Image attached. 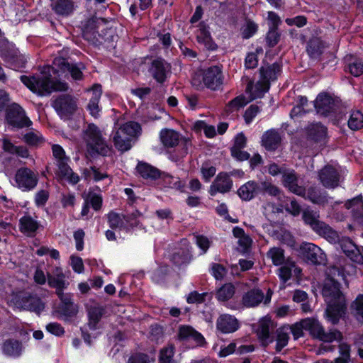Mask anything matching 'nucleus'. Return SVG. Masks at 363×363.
Here are the masks:
<instances>
[{"label": "nucleus", "mask_w": 363, "mask_h": 363, "mask_svg": "<svg viewBox=\"0 0 363 363\" xmlns=\"http://www.w3.org/2000/svg\"><path fill=\"white\" fill-rule=\"evenodd\" d=\"M322 294L328 305L325 311L327 318L333 324H335L346 309V301L340 290V284L332 278L327 279L325 281Z\"/></svg>", "instance_id": "nucleus-1"}, {"label": "nucleus", "mask_w": 363, "mask_h": 363, "mask_svg": "<svg viewBox=\"0 0 363 363\" xmlns=\"http://www.w3.org/2000/svg\"><path fill=\"white\" fill-rule=\"evenodd\" d=\"M54 70V67H45L40 73L35 75L21 76V80L30 91L41 96L50 94L52 91L67 90L68 86L66 83L54 82L51 79V72Z\"/></svg>", "instance_id": "nucleus-2"}, {"label": "nucleus", "mask_w": 363, "mask_h": 363, "mask_svg": "<svg viewBox=\"0 0 363 363\" xmlns=\"http://www.w3.org/2000/svg\"><path fill=\"white\" fill-rule=\"evenodd\" d=\"M84 38L94 44L113 42L117 38L115 30L107 28L103 18H93L87 21L83 30Z\"/></svg>", "instance_id": "nucleus-3"}, {"label": "nucleus", "mask_w": 363, "mask_h": 363, "mask_svg": "<svg viewBox=\"0 0 363 363\" xmlns=\"http://www.w3.org/2000/svg\"><path fill=\"white\" fill-rule=\"evenodd\" d=\"M140 129V125L135 122H128L121 125L113 136L116 148L125 152L130 149L131 140Z\"/></svg>", "instance_id": "nucleus-4"}, {"label": "nucleus", "mask_w": 363, "mask_h": 363, "mask_svg": "<svg viewBox=\"0 0 363 363\" xmlns=\"http://www.w3.org/2000/svg\"><path fill=\"white\" fill-rule=\"evenodd\" d=\"M84 140L90 152L105 155L108 152L106 140L99 128L93 123L89 124L84 130Z\"/></svg>", "instance_id": "nucleus-5"}, {"label": "nucleus", "mask_w": 363, "mask_h": 363, "mask_svg": "<svg viewBox=\"0 0 363 363\" xmlns=\"http://www.w3.org/2000/svg\"><path fill=\"white\" fill-rule=\"evenodd\" d=\"M302 217L306 224L310 225L314 231L327 238L330 242H335L337 240V233L328 225L318 220L319 213L317 211L305 209Z\"/></svg>", "instance_id": "nucleus-6"}, {"label": "nucleus", "mask_w": 363, "mask_h": 363, "mask_svg": "<svg viewBox=\"0 0 363 363\" xmlns=\"http://www.w3.org/2000/svg\"><path fill=\"white\" fill-rule=\"evenodd\" d=\"M303 323L306 326V330L315 338L325 342H330L335 340H340L342 338V334L337 330L331 329L325 332L323 327L318 320L313 318L303 319Z\"/></svg>", "instance_id": "nucleus-7"}, {"label": "nucleus", "mask_w": 363, "mask_h": 363, "mask_svg": "<svg viewBox=\"0 0 363 363\" xmlns=\"http://www.w3.org/2000/svg\"><path fill=\"white\" fill-rule=\"evenodd\" d=\"M280 71L281 67L277 63H274L266 67H262L259 70L262 80L258 82L255 85V88L259 91V93L253 94L252 99L260 97L262 94L267 92L269 89V82L276 79Z\"/></svg>", "instance_id": "nucleus-8"}, {"label": "nucleus", "mask_w": 363, "mask_h": 363, "mask_svg": "<svg viewBox=\"0 0 363 363\" xmlns=\"http://www.w3.org/2000/svg\"><path fill=\"white\" fill-rule=\"evenodd\" d=\"M272 296V291L269 289L264 295L261 289L254 288L242 295L241 303L244 308H255L262 302L267 305L271 301Z\"/></svg>", "instance_id": "nucleus-9"}, {"label": "nucleus", "mask_w": 363, "mask_h": 363, "mask_svg": "<svg viewBox=\"0 0 363 363\" xmlns=\"http://www.w3.org/2000/svg\"><path fill=\"white\" fill-rule=\"evenodd\" d=\"M11 301L18 308L34 311L37 313H40L44 309V303L40 299L30 296L25 292H20L15 295Z\"/></svg>", "instance_id": "nucleus-10"}, {"label": "nucleus", "mask_w": 363, "mask_h": 363, "mask_svg": "<svg viewBox=\"0 0 363 363\" xmlns=\"http://www.w3.org/2000/svg\"><path fill=\"white\" fill-rule=\"evenodd\" d=\"M6 119L9 124L14 128L28 127L31 121L26 116L25 111L16 104H13L6 109Z\"/></svg>", "instance_id": "nucleus-11"}, {"label": "nucleus", "mask_w": 363, "mask_h": 363, "mask_svg": "<svg viewBox=\"0 0 363 363\" xmlns=\"http://www.w3.org/2000/svg\"><path fill=\"white\" fill-rule=\"evenodd\" d=\"M275 326L273 320L269 317H264L259 320L256 333L263 347H267L274 342L273 333Z\"/></svg>", "instance_id": "nucleus-12"}, {"label": "nucleus", "mask_w": 363, "mask_h": 363, "mask_svg": "<svg viewBox=\"0 0 363 363\" xmlns=\"http://www.w3.org/2000/svg\"><path fill=\"white\" fill-rule=\"evenodd\" d=\"M52 107L62 119L67 120L76 108L75 101L69 95H61L52 101Z\"/></svg>", "instance_id": "nucleus-13"}, {"label": "nucleus", "mask_w": 363, "mask_h": 363, "mask_svg": "<svg viewBox=\"0 0 363 363\" xmlns=\"http://www.w3.org/2000/svg\"><path fill=\"white\" fill-rule=\"evenodd\" d=\"M16 182L19 189L23 191H30L38 184V176L27 167L20 168L16 174Z\"/></svg>", "instance_id": "nucleus-14"}, {"label": "nucleus", "mask_w": 363, "mask_h": 363, "mask_svg": "<svg viewBox=\"0 0 363 363\" xmlns=\"http://www.w3.org/2000/svg\"><path fill=\"white\" fill-rule=\"evenodd\" d=\"M149 71L158 83L162 84L170 75L171 65L164 59L158 57L152 61Z\"/></svg>", "instance_id": "nucleus-15"}, {"label": "nucleus", "mask_w": 363, "mask_h": 363, "mask_svg": "<svg viewBox=\"0 0 363 363\" xmlns=\"http://www.w3.org/2000/svg\"><path fill=\"white\" fill-rule=\"evenodd\" d=\"M301 251L306 259L315 264H324L326 256L323 250L317 245L306 242L301 245Z\"/></svg>", "instance_id": "nucleus-16"}, {"label": "nucleus", "mask_w": 363, "mask_h": 363, "mask_svg": "<svg viewBox=\"0 0 363 363\" xmlns=\"http://www.w3.org/2000/svg\"><path fill=\"white\" fill-rule=\"evenodd\" d=\"M223 73L219 66H213L207 69L203 74L204 84L213 89H218L223 84Z\"/></svg>", "instance_id": "nucleus-17"}, {"label": "nucleus", "mask_w": 363, "mask_h": 363, "mask_svg": "<svg viewBox=\"0 0 363 363\" xmlns=\"http://www.w3.org/2000/svg\"><path fill=\"white\" fill-rule=\"evenodd\" d=\"M319 178L325 187L333 189L338 186L340 175L335 167L325 166L320 172Z\"/></svg>", "instance_id": "nucleus-18"}, {"label": "nucleus", "mask_w": 363, "mask_h": 363, "mask_svg": "<svg viewBox=\"0 0 363 363\" xmlns=\"http://www.w3.org/2000/svg\"><path fill=\"white\" fill-rule=\"evenodd\" d=\"M340 246L345 255L352 261L358 264L363 263V255L350 239L342 238L340 241Z\"/></svg>", "instance_id": "nucleus-19"}, {"label": "nucleus", "mask_w": 363, "mask_h": 363, "mask_svg": "<svg viewBox=\"0 0 363 363\" xmlns=\"http://www.w3.org/2000/svg\"><path fill=\"white\" fill-rule=\"evenodd\" d=\"M335 106V101L325 94H319L315 101V109L321 115L327 116L328 113L334 111Z\"/></svg>", "instance_id": "nucleus-20"}, {"label": "nucleus", "mask_w": 363, "mask_h": 363, "mask_svg": "<svg viewBox=\"0 0 363 363\" xmlns=\"http://www.w3.org/2000/svg\"><path fill=\"white\" fill-rule=\"evenodd\" d=\"M283 184L291 192L298 196H305V189L298 185V179L294 172H287L283 173Z\"/></svg>", "instance_id": "nucleus-21"}, {"label": "nucleus", "mask_w": 363, "mask_h": 363, "mask_svg": "<svg viewBox=\"0 0 363 363\" xmlns=\"http://www.w3.org/2000/svg\"><path fill=\"white\" fill-rule=\"evenodd\" d=\"M216 327L223 333H230L239 328L238 320L233 315L223 314L219 316L216 321Z\"/></svg>", "instance_id": "nucleus-22"}, {"label": "nucleus", "mask_w": 363, "mask_h": 363, "mask_svg": "<svg viewBox=\"0 0 363 363\" xmlns=\"http://www.w3.org/2000/svg\"><path fill=\"white\" fill-rule=\"evenodd\" d=\"M233 186V182L230 175L225 172L219 173L211 186V194L216 192L225 193L230 191Z\"/></svg>", "instance_id": "nucleus-23"}, {"label": "nucleus", "mask_w": 363, "mask_h": 363, "mask_svg": "<svg viewBox=\"0 0 363 363\" xmlns=\"http://www.w3.org/2000/svg\"><path fill=\"white\" fill-rule=\"evenodd\" d=\"M281 141L279 131L271 129L266 131L262 137V144L267 150H277Z\"/></svg>", "instance_id": "nucleus-24"}, {"label": "nucleus", "mask_w": 363, "mask_h": 363, "mask_svg": "<svg viewBox=\"0 0 363 363\" xmlns=\"http://www.w3.org/2000/svg\"><path fill=\"white\" fill-rule=\"evenodd\" d=\"M39 227V222L29 215L23 216L19 220V230L27 236H34Z\"/></svg>", "instance_id": "nucleus-25"}, {"label": "nucleus", "mask_w": 363, "mask_h": 363, "mask_svg": "<svg viewBox=\"0 0 363 363\" xmlns=\"http://www.w3.org/2000/svg\"><path fill=\"white\" fill-rule=\"evenodd\" d=\"M259 194V183L249 181L242 185L238 190V194L243 201H250Z\"/></svg>", "instance_id": "nucleus-26"}, {"label": "nucleus", "mask_w": 363, "mask_h": 363, "mask_svg": "<svg viewBox=\"0 0 363 363\" xmlns=\"http://www.w3.org/2000/svg\"><path fill=\"white\" fill-rule=\"evenodd\" d=\"M178 336L180 340H194L199 345H203L205 342L203 336L200 333L195 330L192 327L189 325L180 326Z\"/></svg>", "instance_id": "nucleus-27"}, {"label": "nucleus", "mask_w": 363, "mask_h": 363, "mask_svg": "<svg viewBox=\"0 0 363 363\" xmlns=\"http://www.w3.org/2000/svg\"><path fill=\"white\" fill-rule=\"evenodd\" d=\"M2 351L5 355L16 358L22 354L23 347L20 341L10 339L3 343Z\"/></svg>", "instance_id": "nucleus-28"}, {"label": "nucleus", "mask_w": 363, "mask_h": 363, "mask_svg": "<svg viewBox=\"0 0 363 363\" xmlns=\"http://www.w3.org/2000/svg\"><path fill=\"white\" fill-rule=\"evenodd\" d=\"M281 265L279 269V277L284 282L289 280L293 274L298 276L301 273V269L296 266L295 262L290 258H287Z\"/></svg>", "instance_id": "nucleus-29"}, {"label": "nucleus", "mask_w": 363, "mask_h": 363, "mask_svg": "<svg viewBox=\"0 0 363 363\" xmlns=\"http://www.w3.org/2000/svg\"><path fill=\"white\" fill-rule=\"evenodd\" d=\"M90 92L91 93V97L89 100L87 108L90 114L96 118L99 116L100 112L99 102L102 93L101 86L98 84L94 85Z\"/></svg>", "instance_id": "nucleus-30"}, {"label": "nucleus", "mask_w": 363, "mask_h": 363, "mask_svg": "<svg viewBox=\"0 0 363 363\" xmlns=\"http://www.w3.org/2000/svg\"><path fill=\"white\" fill-rule=\"evenodd\" d=\"M196 38L198 42L203 44L207 49L213 50L216 48V45L212 40L210 33L204 23L199 24Z\"/></svg>", "instance_id": "nucleus-31"}, {"label": "nucleus", "mask_w": 363, "mask_h": 363, "mask_svg": "<svg viewBox=\"0 0 363 363\" xmlns=\"http://www.w3.org/2000/svg\"><path fill=\"white\" fill-rule=\"evenodd\" d=\"M347 209L352 208L353 217L360 224L363 225V201L360 196L352 199L345 203Z\"/></svg>", "instance_id": "nucleus-32"}, {"label": "nucleus", "mask_w": 363, "mask_h": 363, "mask_svg": "<svg viewBox=\"0 0 363 363\" xmlns=\"http://www.w3.org/2000/svg\"><path fill=\"white\" fill-rule=\"evenodd\" d=\"M306 198L312 203L318 205L323 206L325 204L332 203V198L328 197L325 193H322L319 189L315 187H311L308 189Z\"/></svg>", "instance_id": "nucleus-33"}, {"label": "nucleus", "mask_w": 363, "mask_h": 363, "mask_svg": "<svg viewBox=\"0 0 363 363\" xmlns=\"http://www.w3.org/2000/svg\"><path fill=\"white\" fill-rule=\"evenodd\" d=\"M345 62L347 64L346 71L354 77H359L363 73V62L360 59L348 55L345 56Z\"/></svg>", "instance_id": "nucleus-34"}, {"label": "nucleus", "mask_w": 363, "mask_h": 363, "mask_svg": "<svg viewBox=\"0 0 363 363\" xmlns=\"http://www.w3.org/2000/svg\"><path fill=\"white\" fill-rule=\"evenodd\" d=\"M160 136L162 143L167 147H175L180 140L179 133L172 129L162 130Z\"/></svg>", "instance_id": "nucleus-35"}, {"label": "nucleus", "mask_w": 363, "mask_h": 363, "mask_svg": "<svg viewBox=\"0 0 363 363\" xmlns=\"http://www.w3.org/2000/svg\"><path fill=\"white\" fill-rule=\"evenodd\" d=\"M68 161L69 159H67L65 160V161L57 162V165L59 168V173L63 179L67 180L72 184H76L79 181V177L72 172V169L67 164Z\"/></svg>", "instance_id": "nucleus-36"}, {"label": "nucleus", "mask_w": 363, "mask_h": 363, "mask_svg": "<svg viewBox=\"0 0 363 363\" xmlns=\"http://www.w3.org/2000/svg\"><path fill=\"white\" fill-rule=\"evenodd\" d=\"M109 226L113 229H128V225L127 222H130L129 218L121 215L116 212L111 211L107 215Z\"/></svg>", "instance_id": "nucleus-37"}, {"label": "nucleus", "mask_w": 363, "mask_h": 363, "mask_svg": "<svg viewBox=\"0 0 363 363\" xmlns=\"http://www.w3.org/2000/svg\"><path fill=\"white\" fill-rule=\"evenodd\" d=\"M65 275L62 269L59 267H56L52 274H48V284L53 288L56 289V291L63 289L65 286Z\"/></svg>", "instance_id": "nucleus-38"}, {"label": "nucleus", "mask_w": 363, "mask_h": 363, "mask_svg": "<svg viewBox=\"0 0 363 363\" xmlns=\"http://www.w3.org/2000/svg\"><path fill=\"white\" fill-rule=\"evenodd\" d=\"M54 65H59L61 66L60 69L63 71H68L72 77L75 80H79L82 78V72L81 68L76 65H70L65 62L63 58L55 59Z\"/></svg>", "instance_id": "nucleus-39"}, {"label": "nucleus", "mask_w": 363, "mask_h": 363, "mask_svg": "<svg viewBox=\"0 0 363 363\" xmlns=\"http://www.w3.org/2000/svg\"><path fill=\"white\" fill-rule=\"evenodd\" d=\"M136 169L138 174L145 179H156L160 176L159 169L147 163L139 162Z\"/></svg>", "instance_id": "nucleus-40"}, {"label": "nucleus", "mask_w": 363, "mask_h": 363, "mask_svg": "<svg viewBox=\"0 0 363 363\" xmlns=\"http://www.w3.org/2000/svg\"><path fill=\"white\" fill-rule=\"evenodd\" d=\"M62 290L63 289L56 291L58 297L63 303L62 310L65 315L72 316L77 313V310L72 303L71 296L68 294H64Z\"/></svg>", "instance_id": "nucleus-41"}, {"label": "nucleus", "mask_w": 363, "mask_h": 363, "mask_svg": "<svg viewBox=\"0 0 363 363\" xmlns=\"http://www.w3.org/2000/svg\"><path fill=\"white\" fill-rule=\"evenodd\" d=\"M52 9L59 15L68 16L72 13L74 4L71 0H56L52 4Z\"/></svg>", "instance_id": "nucleus-42"}, {"label": "nucleus", "mask_w": 363, "mask_h": 363, "mask_svg": "<svg viewBox=\"0 0 363 363\" xmlns=\"http://www.w3.org/2000/svg\"><path fill=\"white\" fill-rule=\"evenodd\" d=\"M103 314L104 308L101 306H97L89 308L88 326L91 330L98 328V324Z\"/></svg>", "instance_id": "nucleus-43"}, {"label": "nucleus", "mask_w": 363, "mask_h": 363, "mask_svg": "<svg viewBox=\"0 0 363 363\" xmlns=\"http://www.w3.org/2000/svg\"><path fill=\"white\" fill-rule=\"evenodd\" d=\"M352 130H358L363 128V113L359 111H352L347 121Z\"/></svg>", "instance_id": "nucleus-44"}, {"label": "nucleus", "mask_w": 363, "mask_h": 363, "mask_svg": "<svg viewBox=\"0 0 363 363\" xmlns=\"http://www.w3.org/2000/svg\"><path fill=\"white\" fill-rule=\"evenodd\" d=\"M248 102L249 101L247 100L245 96L240 95L228 102L225 106V111L227 113L237 112Z\"/></svg>", "instance_id": "nucleus-45"}, {"label": "nucleus", "mask_w": 363, "mask_h": 363, "mask_svg": "<svg viewBox=\"0 0 363 363\" xmlns=\"http://www.w3.org/2000/svg\"><path fill=\"white\" fill-rule=\"evenodd\" d=\"M289 340V328H282L277 330L276 351L279 352L285 347Z\"/></svg>", "instance_id": "nucleus-46"}, {"label": "nucleus", "mask_w": 363, "mask_h": 363, "mask_svg": "<svg viewBox=\"0 0 363 363\" xmlns=\"http://www.w3.org/2000/svg\"><path fill=\"white\" fill-rule=\"evenodd\" d=\"M324 49L323 43L318 38H314L308 42L307 52L311 57H319Z\"/></svg>", "instance_id": "nucleus-47"}, {"label": "nucleus", "mask_w": 363, "mask_h": 363, "mask_svg": "<svg viewBox=\"0 0 363 363\" xmlns=\"http://www.w3.org/2000/svg\"><path fill=\"white\" fill-rule=\"evenodd\" d=\"M235 291V289L233 284H224L217 291L216 298L219 301H226L233 296Z\"/></svg>", "instance_id": "nucleus-48"}, {"label": "nucleus", "mask_w": 363, "mask_h": 363, "mask_svg": "<svg viewBox=\"0 0 363 363\" xmlns=\"http://www.w3.org/2000/svg\"><path fill=\"white\" fill-rule=\"evenodd\" d=\"M267 255L272 259V263L277 266L281 265L286 260L285 259L284 250L280 247L271 248Z\"/></svg>", "instance_id": "nucleus-49"}, {"label": "nucleus", "mask_w": 363, "mask_h": 363, "mask_svg": "<svg viewBox=\"0 0 363 363\" xmlns=\"http://www.w3.org/2000/svg\"><path fill=\"white\" fill-rule=\"evenodd\" d=\"M259 193L267 194L272 196H279L280 194L279 189L269 181L259 183Z\"/></svg>", "instance_id": "nucleus-50"}, {"label": "nucleus", "mask_w": 363, "mask_h": 363, "mask_svg": "<svg viewBox=\"0 0 363 363\" xmlns=\"http://www.w3.org/2000/svg\"><path fill=\"white\" fill-rule=\"evenodd\" d=\"M174 354V347L172 345L164 347L160 350L159 362L160 363H174L173 357Z\"/></svg>", "instance_id": "nucleus-51"}, {"label": "nucleus", "mask_w": 363, "mask_h": 363, "mask_svg": "<svg viewBox=\"0 0 363 363\" xmlns=\"http://www.w3.org/2000/svg\"><path fill=\"white\" fill-rule=\"evenodd\" d=\"M83 174L85 179H93L95 182H99L108 177L106 174L99 172L98 169L94 167L85 169Z\"/></svg>", "instance_id": "nucleus-52"}, {"label": "nucleus", "mask_w": 363, "mask_h": 363, "mask_svg": "<svg viewBox=\"0 0 363 363\" xmlns=\"http://www.w3.org/2000/svg\"><path fill=\"white\" fill-rule=\"evenodd\" d=\"M309 134L315 140H321L326 135V128L320 123L313 124L309 128Z\"/></svg>", "instance_id": "nucleus-53"}, {"label": "nucleus", "mask_w": 363, "mask_h": 363, "mask_svg": "<svg viewBox=\"0 0 363 363\" xmlns=\"http://www.w3.org/2000/svg\"><path fill=\"white\" fill-rule=\"evenodd\" d=\"M25 142L33 146L39 145L43 143L44 140L42 135L38 131H30L24 135Z\"/></svg>", "instance_id": "nucleus-54"}, {"label": "nucleus", "mask_w": 363, "mask_h": 363, "mask_svg": "<svg viewBox=\"0 0 363 363\" xmlns=\"http://www.w3.org/2000/svg\"><path fill=\"white\" fill-rule=\"evenodd\" d=\"M352 308L359 320L363 321V295H359L352 303Z\"/></svg>", "instance_id": "nucleus-55"}, {"label": "nucleus", "mask_w": 363, "mask_h": 363, "mask_svg": "<svg viewBox=\"0 0 363 363\" xmlns=\"http://www.w3.org/2000/svg\"><path fill=\"white\" fill-rule=\"evenodd\" d=\"M303 330H306V326L303 323V319L298 323H296L289 328V332L291 331L293 334L294 339H298L303 335Z\"/></svg>", "instance_id": "nucleus-56"}, {"label": "nucleus", "mask_w": 363, "mask_h": 363, "mask_svg": "<svg viewBox=\"0 0 363 363\" xmlns=\"http://www.w3.org/2000/svg\"><path fill=\"white\" fill-rule=\"evenodd\" d=\"M86 200H88L89 204L92 206L95 211H99L102 205V197L96 193L89 194Z\"/></svg>", "instance_id": "nucleus-57"}, {"label": "nucleus", "mask_w": 363, "mask_h": 363, "mask_svg": "<svg viewBox=\"0 0 363 363\" xmlns=\"http://www.w3.org/2000/svg\"><path fill=\"white\" fill-rule=\"evenodd\" d=\"M195 127L199 129H203L204 134L207 138H212L216 136V131L213 125H209L206 124L203 121H198L195 124Z\"/></svg>", "instance_id": "nucleus-58"}, {"label": "nucleus", "mask_w": 363, "mask_h": 363, "mask_svg": "<svg viewBox=\"0 0 363 363\" xmlns=\"http://www.w3.org/2000/svg\"><path fill=\"white\" fill-rule=\"evenodd\" d=\"M257 30V26L252 21H247L243 26L242 35L244 38H251Z\"/></svg>", "instance_id": "nucleus-59"}, {"label": "nucleus", "mask_w": 363, "mask_h": 363, "mask_svg": "<svg viewBox=\"0 0 363 363\" xmlns=\"http://www.w3.org/2000/svg\"><path fill=\"white\" fill-rule=\"evenodd\" d=\"M262 52V49H257L256 52H250L246 56L245 66L247 69H253L257 67L258 60L257 53Z\"/></svg>", "instance_id": "nucleus-60"}, {"label": "nucleus", "mask_w": 363, "mask_h": 363, "mask_svg": "<svg viewBox=\"0 0 363 363\" xmlns=\"http://www.w3.org/2000/svg\"><path fill=\"white\" fill-rule=\"evenodd\" d=\"M201 172L203 176V178L206 181H209V179L213 177L216 174V169L215 167L210 165L208 163L203 164Z\"/></svg>", "instance_id": "nucleus-61"}, {"label": "nucleus", "mask_w": 363, "mask_h": 363, "mask_svg": "<svg viewBox=\"0 0 363 363\" xmlns=\"http://www.w3.org/2000/svg\"><path fill=\"white\" fill-rule=\"evenodd\" d=\"M259 112V108L257 105H251L246 111L244 115L245 122L249 124L255 118Z\"/></svg>", "instance_id": "nucleus-62"}, {"label": "nucleus", "mask_w": 363, "mask_h": 363, "mask_svg": "<svg viewBox=\"0 0 363 363\" xmlns=\"http://www.w3.org/2000/svg\"><path fill=\"white\" fill-rule=\"evenodd\" d=\"M70 262L72 268L75 272L81 274L84 272V264L82 258L72 256L70 257Z\"/></svg>", "instance_id": "nucleus-63"}, {"label": "nucleus", "mask_w": 363, "mask_h": 363, "mask_svg": "<svg viewBox=\"0 0 363 363\" xmlns=\"http://www.w3.org/2000/svg\"><path fill=\"white\" fill-rule=\"evenodd\" d=\"M52 150L53 156L55 158L57 162L65 161V160L69 159L67 157H66L65 152L60 145H53Z\"/></svg>", "instance_id": "nucleus-64"}]
</instances>
